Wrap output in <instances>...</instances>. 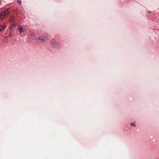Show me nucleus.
Here are the masks:
<instances>
[{"instance_id": "nucleus-1", "label": "nucleus", "mask_w": 159, "mask_h": 159, "mask_svg": "<svg viewBox=\"0 0 159 159\" xmlns=\"http://www.w3.org/2000/svg\"><path fill=\"white\" fill-rule=\"evenodd\" d=\"M9 9H7L6 10L2 12L0 14V20H3L7 16L10 14L8 11Z\"/></svg>"}, {"instance_id": "nucleus-2", "label": "nucleus", "mask_w": 159, "mask_h": 159, "mask_svg": "<svg viewBox=\"0 0 159 159\" xmlns=\"http://www.w3.org/2000/svg\"><path fill=\"white\" fill-rule=\"evenodd\" d=\"M48 39V34L46 33L42 35L39 37L38 39L40 42H44Z\"/></svg>"}, {"instance_id": "nucleus-3", "label": "nucleus", "mask_w": 159, "mask_h": 159, "mask_svg": "<svg viewBox=\"0 0 159 159\" xmlns=\"http://www.w3.org/2000/svg\"><path fill=\"white\" fill-rule=\"evenodd\" d=\"M17 29L19 32V33L21 34L22 33L24 32V30L23 29V27L21 25H19L17 27Z\"/></svg>"}, {"instance_id": "nucleus-4", "label": "nucleus", "mask_w": 159, "mask_h": 159, "mask_svg": "<svg viewBox=\"0 0 159 159\" xmlns=\"http://www.w3.org/2000/svg\"><path fill=\"white\" fill-rule=\"evenodd\" d=\"M6 24L3 23L0 25V32L6 28Z\"/></svg>"}, {"instance_id": "nucleus-5", "label": "nucleus", "mask_w": 159, "mask_h": 159, "mask_svg": "<svg viewBox=\"0 0 159 159\" xmlns=\"http://www.w3.org/2000/svg\"><path fill=\"white\" fill-rule=\"evenodd\" d=\"M15 26V24L14 23L12 24L10 27V30L11 31H12V29Z\"/></svg>"}, {"instance_id": "nucleus-6", "label": "nucleus", "mask_w": 159, "mask_h": 159, "mask_svg": "<svg viewBox=\"0 0 159 159\" xmlns=\"http://www.w3.org/2000/svg\"><path fill=\"white\" fill-rule=\"evenodd\" d=\"M9 21L11 23H12V24H13V23L15 22L14 18H11L10 20Z\"/></svg>"}, {"instance_id": "nucleus-7", "label": "nucleus", "mask_w": 159, "mask_h": 159, "mask_svg": "<svg viewBox=\"0 0 159 159\" xmlns=\"http://www.w3.org/2000/svg\"><path fill=\"white\" fill-rule=\"evenodd\" d=\"M130 125H131V126H133L134 127H135L136 126L135 124H134V123H132V122H131V123H130Z\"/></svg>"}, {"instance_id": "nucleus-8", "label": "nucleus", "mask_w": 159, "mask_h": 159, "mask_svg": "<svg viewBox=\"0 0 159 159\" xmlns=\"http://www.w3.org/2000/svg\"><path fill=\"white\" fill-rule=\"evenodd\" d=\"M17 3L18 4L21 5V1L20 0H18L17 1Z\"/></svg>"}, {"instance_id": "nucleus-9", "label": "nucleus", "mask_w": 159, "mask_h": 159, "mask_svg": "<svg viewBox=\"0 0 159 159\" xmlns=\"http://www.w3.org/2000/svg\"><path fill=\"white\" fill-rule=\"evenodd\" d=\"M12 36V33L11 32V33H10L9 34V37H11Z\"/></svg>"}, {"instance_id": "nucleus-10", "label": "nucleus", "mask_w": 159, "mask_h": 159, "mask_svg": "<svg viewBox=\"0 0 159 159\" xmlns=\"http://www.w3.org/2000/svg\"><path fill=\"white\" fill-rule=\"evenodd\" d=\"M7 38V37H6V38Z\"/></svg>"}, {"instance_id": "nucleus-11", "label": "nucleus", "mask_w": 159, "mask_h": 159, "mask_svg": "<svg viewBox=\"0 0 159 159\" xmlns=\"http://www.w3.org/2000/svg\"><path fill=\"white\" fill-rule=\"evenodd\" d=\"M0 3H1V2H0Z\"/></svg>"}]
</instances>
